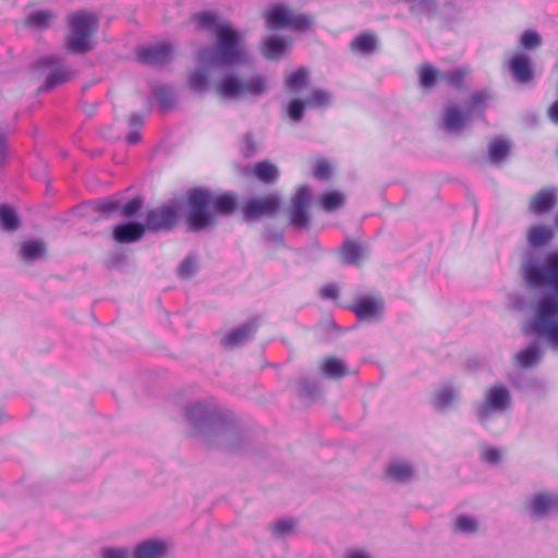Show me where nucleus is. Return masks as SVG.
I'll return each mask as SVG.
<instances>
[{
	"label": "nucleus",
	"mask_w": 558,
	"mask_h": 558,
	"mask_svg": "<svg viewBox=\"0 0 558 558\" xmlns=\"http://www.w3.org/2000/svg\"><path fill=\"white\" fill-rule=\"evenodd\" d=\"M510 72L513 80L520 84L531 82L534 76L531 60L523 53H515L511 57Z\"/></svg>",
	"instance_id": "nucleus-20"
},
{
	"label": "nucleus",
	"mask_w": 558,
	"mask_h": 558,
	"mask_svg": "<svg viewBox=\"0 0 558 558\" xmlns=\"http://www.w3.org/2000/svg\"><path fill=\"white\" fill-rule=\"evenodd\" d=\"M144 121V118L141 113H133L130 117V124L133 126L141 125Z\"/></svg>",
	"instance_id": "nucleus-60"
},
{
	"label": "nucleus",
	"mask_w": 558,
	"mask_h": 558,
	"mask_svg": "<svg viewBox=\"0 0 558 558\" xmlns=\"http://www.w3.org/2000/svg\"><path fill=\"white\" fill-rule=\"evenodd\" d=\"M145 226L137 221H126L114 227L112 235L119 243H133L142 239Z\"/></svg>",
	"instance_id": "nucleus-21"
},
{
	"label": "nucleus",
	"mask_w": 558,
	"mask_h": 558,
	"mask_svg": "<svg viewBox=\"0 0 558 558\" xmlns=\"http://www.w3.org/2000/svg\"><path fill=\"white\" fill-rule=\"evenodd\" d=\"M387 476L395 482H408L414 474L413 465L405 460H392L387 469Z\"/></svg>",
	"instance_id": "nucleus-25"
},
{
	"label": "nucleus",
	"mask_w": 558,
	"mask_h": 558,
	"mask_svg": "<svg viewBox=\"0 0 558 558\" xmlns=\"http://www.w3.org/2000/svg\"><path fill=\"white\" fill-rule=\"evenodd\" d=\"M521 274L526 286L533 290L549 289L551 294L542 295L536 302L533 328L549 344L558 347V250L544 254L539 259L527 252L521 263Z\"/></svg>",
	"instance_id": "nucleus-1"
},
{
	"label": "nucleus",
	"mask_w": 558,
	"mask_h": 558,
	"mask_svg": "<svg viewBox=\"0 0 558 558\" xmlns=\"http://www.w3.org/2000/svg\"><path fill=\"white\" fill-rule=\"evenodd\" d=\"M377 37L371 33L357 35L351 41V49L361 54H371L376 50Z\"/></svg>",
	"instance_id": "nucleus-30"
},
{
	"label": "nucleus",
	"mask_w": 558,
	"mask_h": 558,
	"mask_svg": "<svg viewBox=\"0 0 558 558\" xmlns=\"http://www.w3.org/2000/svg\"><path fill=\"white\" fill-rule=\"evenodd\" d=\"M210 192L204 189H193L187 195V229L192 232L204 230L215 221L210 207Z\"/></svg>",
	"instance_id": "nucleus-6"
},
{
	"label": "nucleus",
	"mask_w": 558,
	"mask_h": 558,
	"mask_svg": "<svg viewBox=\"0 0 558 558\" xmlns=\"http://www.w3.org/2000/svg\"><path fill=\"white\" fill-rule=\"evenodd\" d=\"M343 195L339 192L332 191L323 194L319 198L320 206L326 211H333L343 205Z\"/></svg>",
	"instance_id": "nucleus-40"
},
{
	"label": "nucleus",
	"mask_w": 558,
	"mask_h": 558,
	"mask_svg": "<svg viewBox=\"0 0 558 558\" xmlns=\"http://www.w3.org/2000/svg\"><path fill=\"white\" fill-rule=\"evenodd\" d=\"M140 138H141V135L138 132L136 131H133V132H130L128 135H126V142L128 144L130 145H135L140 142Z\"/></svg>",
	"instance_id": "nucleus-59"
},
{
	"label": "nucleus",
	"mask_w": 558,
	"mask_h": 558,
	"mask_svg": "<svg viewBox=\"0 0 558 558\" xmlns=\"http://www.w3.org/2000/svg\"><path fill=\"white\" fill-rule=\"evenodd\" d=\"M173 56L174 46L166 41L141 46L136 49L138 61L147 65H165L172 60Z\"/></svg>",
	"instance_id": "nucleus-14"
},
{
	"label": "nucleus",
	"mask_w": 558,
	"mask_h": 558,
	"mask_svg": "<svg viewBox=\"0 0 558 558\" xmlns=\"http://www.w3.org/2000/svg\"><path fill=\"white\" fill-rule=\"evenodd\" d=\"M143 202L140 197H133L125 204L116 196L96 199L81 206L82 215L97 214V218L108 217L116 211H120L124 217L134 216L141 208Z\"/></svg>",
	"instance_id": "nucleus-7"
},
{
	"label": "nucleus",
	"mask_w": 558,
	"mask_h": 558,
	"mask_svg": "<svg viewBox=\"0 0 558 558\" xmlns=\"http://www.w3.org/2000/svg\"><path fill=\"white\" fill-rule=\"evenodd\" d=\"M267 26L271 29L291 28L294 31L306 29L311 25V19L305 14H293L283 4L270 7L266 13Z\"/></svg>",
	"instance_id": "nucleus-10"
},
{
	"label": "nucleus",
	"mask_w": 558,
	"mask_h": 558,
	"mask_svg": "<svg viewBox=\"0 0 558 558\" xmlns=\"http://www.w3.org/2000/svg\"><path fill=\"white\" fill-rule=\"evenodd\" d=\"M535 313H536V307L534 308V315L530 322L529 327H530L531 331L534 335H536L537 340L532 341L525 349H523L519 353H517L515 363L521 368L534 367L542 361L544 352L541 348L539 340H543L553 350H558V347L556 348V347H553L551 344H549L548 341L544 337L538 336L536 333V331L534 330L532 323L535 317Z\"/></svg>",
	"instance_id": "nucleus-15"
},
{
	"label": "nucleus",
	"mask_w": 558,
	"mask_h": 558,
	"mask_svg": "<svg viewBox=\"0 0 558 558\" xmlns=\"http://www.w3.org/2000/svg\"><path fill=\"white\" fill-rule=\"evenodd\" d=\"M318 393V384L308 378H304L300 383V396L307 399H315Z\"/></svg>",
	"instance_id": "nucleus-48"
},
{
	"label": "nucleus",
	"mask_w": 558,
	"mask_h": 558,
	"mask_svg": "<svg viewBox=\"0 0 558 558\" xmlns=\"http://www.w3.org/2000/svg\"><path fill=\"white\" fill-rule=\"evenodd\" d=\"M225 445H226V447H229L230 449H233V448H234V446H232V445H230V444H225Z\"/></svg>",
	"instance_id": "nucleus-62"
},
{
	"label": "nucleus",
	"mask_w": 558,
	"mask_h": 558,
	"mask_svg": "<svg viewBox=\"0 0 558 558\" xmlns=\"http://www.w3.org/2000/svg\"><path fill=\"white\" fill-rule=\"evenodd\" d=\"M180 217V206L177 202L163 204L146 214L145 228L153 232L171 230Z\"/></svg>",
	"instance_id": "nucleus-11"
},
{
	"label": "nucleus",
	"mask_w": 558,
	"mask_h": 558,
	"mask_svg": "<svg viewBox=\"0 0 558 558\" xmlns=\"http://www.w3.org/2000/svg\"><path fill=\"white\" fill-rule=\"evenodd\" d=\"M555 227L558 229V213H557V216L555 218Z\"/></svg>",
	"instance_id": "nucleus-61"
},
{
	"label": "nucleus",
	"mask_w": 558,
	"mask_h": 558,
	"mask_svg": "<svg viewBox=\"0 0 558 558\" xmlns=\"http://www.w3.org/2000/svg\"><path fill=\"white\" fill-rule=\"evenodd\" d=\"M210 207L216 214H231L236 208V198L231 193H223L220 195H215L210 192Z\"/></svg>",
	"instance_id": "nucleus-26"
},
{
	"label": "nucleus",
	"mask_w": 558,
	"mask_h": 558,
	"mask_svg": "<svg viewBox=\"0 0 558 558\" xmlns=\"http://www.w3.org/2000/svg\"><path fill=\"white\" fill-rule=\"evenodd\" d=\"M453 529L460 533L472 534L477 530V521L469 515H460L454 520Z\"/></svg>",
	"instance_id": "nucleus-41"
},
{
	"label": "nucleus",
	"mask_w": 558,
	"mask_h": 558,
	"mask_svg": "<svg viewBox=\"0 0 558 558\" xmlns=\"http://www.w3.org/2000/svg\"><path fill=\"white\" fill-rule=\"evenodd\" d=\"M71 33L66 40V48L74 53H85L92 49L89 39L98 27V20L94 13L78 11L69 17Z\"/></svg>",
	"instance_id": "nucleus-5"
},
{
	"label": "nucleus",
	"mask_w": 558,
	"mask_h": 558,
	"mask_svg": "<svg viewBox=\"0 0 558 558\" xmlns=\"http://www.w3.org/2000/svg\"><path fill=\"white\" fill-rule=\"evenodd\" d=\"M166 548L162 541L146 539L135 547L131 558H161Z\"/></svg>",
	"instance_id": "nucleus-24"
},
{
	"label": "nucleus",
	"mask_w": 558,
	"mask_h": 558,
	"mask_svg": "<svg viewBox=\"0 0 558 558\" xmlns=\"http://www.w3.org/2000/svg\"><path fill=\"white\" fill-rule=\"evenodd\" d=\"M509 390L502 385H494L485 395L484 401L476 408V417L485 425L494 414L504 413L510 408Z\"/></svg>",
	"instance_id": "nucleus-9"
},
{
	"label": "nucleus",
	"mask_w": 558,
	"mask_h": 558,
	"mask_svg": "<svg viewBox=\"0 0 558 558\" xmlns=\"http://www.w3.org/2000/svg\"><path fill=\"white\" fill-rule=\"evenodd\" d=\"M0 225L3 230L14 231L20 226L16 211L9 205H0Z\"/></svg>",
	"instance_id": "nucleus-33"
},
{
	"label": "nucleus",
	"mask_w": 558,
	"mask_h": 558,
	"mask_svg": "<svg viewBox=\"0 0 558 558\" xmlns=\"http://www.w3.org/2000/svg\"><path fill=\"white\" fill-rule=\"evenodd\" d=\"M51 17L52 13L50 11H35L27 16V24L36 28H43L48 25Z\"/></svg>",
	"instance_id": "nucleus-43"
},
{
	"label": "nucleus",
	"mask_w": 558,
	"mask_h": 558,
	"mask_svg": "<svg viewBox=\"0 0 558 558\" xmlns=\"http://www.w3.org/2000/svg\"><path fill=\"white\" fill-rule=\"evenodd\" d=\"M307 80V72L305 69H298L294 72L290 73L286 80L284 84L289 92L296 93L300 90L302 86L305 85Z\"/></svg>",
	"instance_id": "nucleus-38"
},
{
	"label": "nucleus",
	"mask_w": 558,
	"mask_h": 558,
	"mask_svg": "<svg viewBox=\"0 0 558 558\" xmlns=\"http://www.w3.org/2000/svg\"><path fill=\"white\" fill-rule=\"evenodd\" d=\"M206 66L199 65V69L192 72L189 76V85L193 92L202 93L208 86V74L205 71Z\"/></svg>",
	"instance_id": "nucleus-36"
},
{
	"label": "nucleus",
	"mask_w": 558,
	"mask_h": 558,
	"mask_svg": "<svg viewBox=\"0 0 558 558\" xmlns=\"http://www.w3.org/2000/svg\"><path fill=\"white\" fill-rule=\"evenodd\" d=\"M102 558H130V551L126 548H105L101 553Z\"/></svg>",
	"instance_id": "nucleus-52"
},
{
	"label": "nucleus",
	"mask_w": 558,
	"mask_h": 558,
	"mask_svg": "<svg viewBox=\"0 0 558 558\" xmlns=\"http://www.w3.org/2000/svg\"><path fill=\"white\" fill-rule=\"evenodd\" d=\"M196 270V257L187 255L178 267V276L181 279H189Z\"/></svg>",
	"instance_id": "nucleus-47"
},
{
	"label": "nucleus",
	"mask_w": 558,
	"mask_h": 558,
	"mask_svg": "<svg viewBox=\"0 0 558 558\" xmlns=\"http://www.w3.org/2000/svg\"><path fill=\"white\" fill-rule=\"evenodd\" d=\"M465 70L458 68L450 71H445L439 73V81L445 82L449 86L460 88L463 85L465 77Z\"/></svg>",
	"instance_id": "nucleus-39"
},
{
	"label": "nucleus",
	"mask_w": 558,
	"mask_h": 558,
	"mask_svg": "<svg viewBox=\"0 0 558 558\" xmlns=\"http://www.w3.org/2000/svg\"><path fill=\"white\" fill-rule=\"evenodd\" d=\"M45 252V245L37 240L26 241L21 246V255L25 260L39 258Z\"/></svg>",
	"instance_id": "nucleus-35"
},
{
	"label": "nucleus",
	"mask_w": 558,
	"mask_h": 558,
	"mask_svg": "<svg viewBox=\"0 0 558 558\" xmlns=\"http://www.w3.org/2000/svg\"><path fill=\"white\" fill-rule=\"evenodd\" d=\"M554 229L546 225H532L526 230V244L530 250H539L547 246L554 239Z\"/></svg>",
	"instance_id": "nucleus-19"
},
{
	"label": "nucleus",
	"mask_w": 558,
	"mask_h": 558,
	"mask_svg": "<svg viewBox=\"0 0 558 558\" xmlns=\"http://www.w3.org/2000/svg\"><path fill=\"white\" fill-rule=\"evenodd\" d=\"M320 296L326 300H335L338 296V288L335 284H326L320 289Z\"/></svg>",
	"instance_id": "nucleus-53"
},
{
	"label": "nucleus",
	"mask_w": 558,
	"mask_h": 558,
	"mask_svg": "<svg viewBox=\"0 0 558 558\" xmlns=\"http://www.w3.org/2000/svg\"><path fill=\"white\" fill-rule=\"evenodd\" d=\"M330 100V94L326 90H315L310 97L305 99V102L310 107H320Z\"/></svg>",
	"instance_id": "nucleus-49"
},
{
	"label": "nucleus",
	"mask_w": 558,
	"mask_h": 558,
	"mask_svg": "<svg viewBox=\"0 0 558 558\" xmlns=\"http://www.w3.org/2000/svg\"><path fill=\"white\" fill-rule=\"evenodd\" d=\"M542 43L539 34L534 29H526L521 34L520 45L527 50L538 47Z\"/></svg>",
	"instance_id": "nucleus-46"
},
{
	"label": "nucleus",
	"mask_w": 558,
	"mask_h": 558,
	"mask_svg": "<svg viewBox=\"0 0 558 558\" xmlns=\"http://www.w3.org/2000/svg\"><path fill=\"white\" fill-rule=\"evenodd\" d=\"M489 97L490 94L487 90H478L470 95L462 111L454 105L446 106L442 117V128L448 132H459L473 119L483 118L485 104Z\"/></svg>",
	"instance_id": "nucleus-4"
},
{
	"label": "nucleus",
	"mask_w": 558,
	"mask_h": 558,
	"mask_svg": "<svg viewBox=\"0 0 558 558\" xmlns=\"http://www.w3.org/2000/svg\"><path fill=\"white\" fill-rule=\"evenodd\" d=\"M243 144H244V154L246 156L253 155L255 151V147H254V140L251 134H246L244 136Z\"/></svg>",
	"instance_id": "nucleus-56"
},
{
	"label": "nucleus",
	"mask_w": 558,
	"mask_h": 558,
	"mask_svg": "<svg viewBox=\"0 0 558 558\" xmlns=\"http://www.w3.org/2000/svg\"><path fill=\"white\" fill-rule=\"evenodd\" d=\"M439 80V73L430 65L425 64L420 72V83L425 88H430Z\"/></svg>",
	"instance_id": "nucleus-44"
},
{
	"label": "nucleus",
	"mask_w": 558,
	"mask_h": 558,
	"mask_svg": "<svg viewBox=\"0 0 558 558\" xmlns=\"http://www.w3.org/2000/svg\"><path fill=\"white\" fill-rule=\"evenodd\" d=\"M256 331L255 320H248L234 329L230 330L222 339V344L227 348H235L244 344L253 337Z\"/></svg>",
	"instance_id": "nucleus-23"
},
{
	"label": "nucleus",
	"mask_w": 558,
	"mask_h": 558,
	"mask_svg": "<svg viewBox=\"0 0 558 558\" xmlns=\"http://www.w3.org/2000/svg\"><path fill=\"white\" fill-rule=\"evenodd\" d=\"M365 254V247L350 239L343 241L341 245V256L348 265H359Z\"/></svg>",
	"instance_id": "nucleus-27"
},
{
	"label": "nucleus",
	"mask_w": 558,
	"mask_h": 558,
	"mask_svg": "<svg viewBox=\"0 0 558 558\" xmlns=\"http://www.w3.org/2000/svg\"><path fill=\"white\" fill-rule=\"evenodd\" d=\"M295 527V521L293 519H280L276 521L272 526V533L277 537H284L293 532Z\"/></svg>",
	"instance_id": "nucleus-42"
},
{
	"label": "nucleus",
	"mask_w": 558,
	"mask_h": 558,
	"mask_svg": "<svg viewBox=\"0 0 558 558\" xmlns=\"http://www.w3.org/2000/svg\"><path fill=\"white\" fill-rule=\"evenodd\" d=\"M312 198L311 190L307 185L300 186L289 207L290 225L299 230L307 229L310 226L308 206Z\"/></svg>",
	"instance_id": "nucleus-13"
},
{
	"label": "nucleus",
	"mask_w": 558,
	"mask_h": 558,
	"mask_svg": "<svg viewBox=\"0 0 558 558\" xmlns=\"http://www.w3.org/2000/svg\"><path fill=\"white\" fill-rule=\"evenodd\" d=\"M305 100L293 99L288 104L287 114L293 122H300L303 119L305 107Z\"/></svg>",
	"instance_id": "nucleus-45"
},
{
	"label": "nucleus",
	"mask_w": 558,
	"mask_h": 558,
	"mask_svg": "<svg viewBox=\"0 0 558 558\" xmlns=\"http://www.w3.org/2000/svg\"><path fill=\"white\" fill-rule=\"evenodd\" d=\"M265 80L257 75L246 82L233 74L222 76L217 85V92L226 99H235L244 94L259 96L265 90Z\"/></svg>",
	"instance_id": "nucleus-8"
},
{
	"label": "nucleus",
	"mask_w": 558,
	"mask_h": 558,
	"mask_svg": "<svg viewBox=\"0 0 558 558\" xmlns=\"http://www.w3.org/2000/svg\"><path fill=\"white\" fill-rule=\"evenodd\" d=\"M482 458L489 464H497L500 460V451L495 447H485L482 450Z\"/></svg>",
	"instance_id": "nucleus-51"
},
{
	"label": "nucleus",
	"mask_w": 558,
	"mask_h": 558,
	"mask_svg": "<svg viewBox=\"0 0 558 558\" xmlns=\"http://www.w3.org/2000/svg\"><path fill=\"white\" fill-rule=\"evenodd\" d=\"M510 145L502 138L494 140L488 147V158L493 163H499L507 158Z\"/></svg>",
	"instance_id": "nucleus-32"
},
{
	"label": "nucleus",
	"mask_w": 558,
	"mask_h": 558,
	"mask_svg": "<svg viewBox=\"0 0 558 558\" xmlns=\"http://www.w3.org/2000/svg\"><path fill=\"white\" fill-rule=\"evenodd\" d=\"M153 95L162 109H170L175 102V95L173 89L169 86L155 87Z\"/></svg>",
	"instance_id": "nucleus-34"
},
{
	"label": "nucleus",
	"mask_w": 558,
	"mask_h": 558,
	"mask_svg": "<svg viewBox=\"0 0 558 558\" xmlns=\"http://www.w3.org/2000/svg\"><path fill=\"white\" fill-rule=\"evenodd\" d=\"M351 310L360 320H373L380 317L384 303L379 298L361 296L351 306Z\"/></svg>",
	"instance_id": "nucleus-18"
},
{
	"label": "nucleus",
	"mask_w": 558,
	"mask_h": 558,
	"mask_svg": "<svg viewBox=\"0 0 558 558\" xmlns=\"http://www.w3.org/2000/svg\"><path fill=\"white\" fill-rule=\"evenodd\" d=\"M279 206L280 197L277 193H272L265 197H253L247 199L243 213L247 219L271 216L278 211Z\"/></svg>",
	"instance_id": "nucleus-16"
},
{
	"label": "nucleus",
	"mask_w": 558,
	"mask_h": 558,
	"mask_svg": "<svg viewBox=\"0 0 558 558\" xmlns=\"http://www.w3.org/2000/svg\"><path fill=\"white\" fill-rule=\"evenodd\" d=\"M548 117L553 123L558 124V100L549 107Z\"/></svg>",
	"instance_id": "nucleus-58"
},
{
	"label": "nucleus",
	"mask_w": 558,
	"mask_h": 558,
	"mask_svg": "<svg viewBox=\"0 0 558 558\" xmlns=\"http://www.w3.org/2000/svg\"><path fill=\"white\" fill-rule=\"evenodd\" d=\"M526 509L535 518H543L550 512H558V494H535L526 502Z\"/></svg>",
	"instance_id": "nucleus-17"
},
{
	"label": "nucleus",
	"mask_w": 558,
	"mask_h": 558,
	"mask_svg": "<svg viewBox=\"0 0 558 558\" xmlns=\"http://www.w3.org/2000/svg\"><path fill=\"white\" fill-rule=\"evenodd\" d=\"M344 558H372V556L364 549L350 548L347 550Z\"/></svg>",
	"instance_id": "nucleus-54"
},
{
	"label": "nucleus",
	"mask_w": 558,
	"mask_h": 558,
	"mask_svg": "<svg viewBox=\"0 0 558 558\" xmlns=\"http://www.w3.org/2000/svg\"><path fill=\"white\" fill-rule=\"evenodd\" d=\"M185 417L198 433H214L226 440L241 438L232 413L221 409L214 398L189 404Z\"/></svg>",
	"instance_id": "nucleus-3"
},
{
	"label": "nucleus",
	"mask_w": 558,
	"mask_h": 558,
	"mask_svg": "<svg viewBox=\"0 0 558 558\" xmlns=\"http://www.w3.org/2000/svg\"><path fill=\"white\" fill-rule=\"evenodd\" d=\"M193 20L198 29L209 32L216 37L215 45L198 51V65L231 68L246 61L242 34L227 21L220 20L210 11L197 13Z\"/></svg>",
	"instance_id": "nucleus-2"
},
{
	"label": "nucleus",
	"mask_w": 558,
	"mask_h": 558,
	"mask_svg": "<svg viewBox=\"0 0 558 558\" xmlns=\"http://www.w3.org/2000/svg\"><path fill=\"white\" fill-rule=\"evenodd\" d=\"M323 373L330 378H340L345 374V365L342 361L328 357L323 362Z\"/></svg>",
	"instance_id": "nucleus-37"
},
{
	"label": "nucleus",
	"mask_w": 558,
	"mask_h": 558,
	"mask_svg": "<svg viewBox=\"0 0 558 558\" xmlns=\"http://www.w3.org/2000/svg\"><path fill=\"white\" fill-rule=\"evenodd\" d=\"M7 157V137L3 131L0 130V165Z\"/></svg>",
	"instance_id": "nucleus-57"
},
{
	"label": "nucleus",
	"mask_w": 558,
	"mask_h": 558,
	"mask_svg": "<svg viewBox=\"0 0 558 558\" xmlns=\"http://www.w3.org/2000/svg\"><path fill=\"white\" fill-rule=\"evenodd\" d=\"M331 174V168L327 160H318L314 167L313 175L318 180H326Z\"/></svg>",
	"instance_id": "nucleus-50"
},
{
	"label": "nucleus",
	"mask_w": 558,
	"mask_h": 558,
	"mask_svg": "<svg viewBox=\"0 0 558 558\" xmlns=\"http://www.w3.org/2000/svg\"><path fill=\"white\" fill-rule=\"evenodd\" d=\"M253 172L257 179L265 183L275 182L279 175L277 167L268 161L255 163Z\"/></svg>",
	"instance_id": "nucleus-31"
},
{
	"label": "nucleus",
	"mask_w": 558,
	"mask_h": 558,
	"mask_svg": "<svg viewBox=\"0 0 558 558\" xmlns=\"http://www.w3.org/2000/svg\"><path fill=\"white\" fill-rule=\"evenodd\" d=\"M288 43L280 36H269L263 41V52L268 59H279L286 51Z\"/></svg>",
	"instance_id": "nucleus-29"
},
{
	"label": "nucleus",
	"mask_w": 558,
	"mask_h": 558,
	"mask_svg": "<svg viewBox=\"0 0 558 558\" xmlns=\"http://www.w3.org/2000/svg\"><path fill=\"white\" fill-rule=\"evenodd\" d=\"M265 239L267 241H271L277 245H283V235L281 232L267 230L265 233Z\"/></svg>",
	"instance_id": "nucleus-55"
},
{
	"label": "nucleus",
	"mask_w": 558,
	"mask_h": 558,
	"mask_svg": "<svg viewBox=\"0 0 558 558\" xmlns=\"http://www.w3.org/2000/svg\"><path fill=\"white\" fill-rule=\"evenodd\" d=\"M458 398V391L452 385H444L440 387L433 397V405L439 411L447 410L452 402Z\"/></svg>",
	"instance_id": "nucleus-28"
},
{
	"label": "nucleus",
	"mask_w": 558,
	"mask_h": 558,
	"mask_svg": "<svg viewBox=\"0 0 558 558\" xmlns=\"http://www.w3.org/2000/svg\"><path fill=\"white\" fill-rule=\"evenodd\" d=\"M557 189L549 186L542 189L530 202V210L535 215L549 211L557 203Z\"/></svg>",
	"instance_id": "nucleus-22"
},
{
	"label": "nucleus",
	"mask_w": 558,
	"mask_h": 558,
	"mask_svg": "<svg viewBox=\"0 0 558 558\" xmlns=\"http://www.w3.org/2000/svg\"><path fill=\"white\" fill-rule=\"evenodd\" d=\"M37 69L48 70L44 89L49 90L56 86L70 81L74 77L75 72L65 65L58 56H45L37 60Z\"/></svg>",
	"instance_id": "nucleus-12"
}]
</instances>
